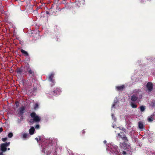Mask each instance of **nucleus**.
Here are the masks:
<instances>
[{"label":"nucleus","instance_id":"obj_1","mask_svg":"<svg viewBox=\"0 0 155 155\" xmlns=\"http://www.w3.org/2000/svg\"><path fill=\"white\" fill-rule=\"evenodd\" d=\"M41 146L43 148L42 151L47 155L51 153V149L55 148L57 144L56 140L50 139H46L41 143Z\"/></svg>","mask_w":155,"mask_h":155},{"label":"nucleus","instance_id":"obj_2","mask_svg":"<svg viewBox=\"0 0 155 155\" xmlns=\"http://www.w3.org/2000/svg\"><path fill=\"white\" fill-rule=\"evenodd\" d=\"M142 94L139 95V96L136 95H133L131 97V102L130 103V105L133 108H136L137 107V105L135 103L136 102H139L140 101V99H142Z\"/></svg>","mask_w":155,"mask_h":155},{"label":"nucleus","instance_id":"obj_3","mask_svg":"<svg viewBox=\"0 0 155 155\" xmlns=\"http://www.w3.org/2000/svg\"><path fill=\"white\" fill-rule=\"evenodd\" d=\"M118 147L117 146L114 147L112 146L110 147V151L113 154H115L117 155H120L121 153L123 154H126L127 153L126 151L121 150L122 152H121L120 151H118Z\"/></svg>","mask_w":155,"mask_h":155},{"label":"nucleus","instance_id":"obj_4","mask_svg":"<svg viewBox=\"0 0 155 155\" xmlns=\"http://www.w3.org/2000/svg\"><path fill=\"white\" fill-rule=\"evenodd\" d=\"M31 116L33 118V120H31L30 121L31 123L33 124L34 122H39L41 120L40 117L37 115L36 113L34 112H32L31 114Z\"/></svg>","mask_w":155,"mask_h":155},{"label":"nucleus","instance_id":"obj_5","mask_svg":"<svg viewBox=\"0 0 155 155\" xmlns=\"http://www.w3.org/2000/svg\"><path fill=\"white\" fill-rule=\"evenodd\" d=\"M26 70L28 72V74L32 78L35 77V73L29 67H27L26 68Z\"/></svg>","mask_w":155,"mask_h":155},{"label":"nucleus","instance_id":"obj_6","mask_svg":"<svg viewBox=\"0 0 155 155\" xmlns=\"http://www.w3.org/2000/svg\"><path fill=\"white\" fill-rule=\"evenodd\" d=\"M127 142V141H124L123 143H120V147L129 149L130 147V146Z\"/></svg>","mask_w":155,"mask_h":155},{"label":"nucleus","instance_id":"obj_7","mask_svg":"<svg viewBox=\"0 0 155 155\" xmlns=\"http://www.w3.org/2000/svg\"><path fill=\"white\" fill-rule=\"evenodd\" d=\"M118 136H119V137L121 138L124 141H127V142H128V140L127 137H126V135L124 134L123 135L120 134V133H119L118 134Z\"/></svg>","mask_w":155,"mask_h":155},{"label":"nucleus","instance_id":"obj_8","mask_svg":"<svg viewBox=\"0 0 155 155\" xmlns=\"http://www.w3.org/2000/svg\"><path fill=\"white\" fill-rule=\"evenodd\" d=\"M149 91H151L153 89V84L152 83L149 82H148L146 85Z\"/></svg>","mask_w":155,"mask_h":155},{"label":"nucleus","instance_id":"obj_9","mask_svg":"<svg viewBox=\"0 0 155 155\" xmlns=\"http://www.w3.org/2000/svg\"><path fill=\"white\" fill-rule=\"evenodd\" d=\"M138 126L139 128L142 130L144 128L145 126L142 121H139L138 122Z\"/></svg>","mask_w":155,"mask_h":155},{"label":"nucleus","instance_id":"obj_10","mask_svg":"<svg viewBox=\"0 0 155 155\" xmlns=\"http://www.w3.org/2000/svg\"><path fill=\"white\" fill-rule=\"evenodd\" d=\"M116 89L119 91H123L125 88V86L124 85H122L120 86H118L116 87Z\"/></svg>","mask_w":155,"mask_h":155},{"label":"nucleus","instance_id":"obj_11","mask_svg":"<svg viewBox=\"0 0 155 155\" xmlns=\"http://www.w3.org/2000/svg\"><path fill=\"white\" fill-rule=\"evenodd\" d=\"M53 95L59 94L61 93V90L60 89L58 88H56L53 91Z\"/></svg>","mask_w":155,"mask_h":155},{"label":"nucleus","instance_id":"obj_12","mask_svg":"<svg viewBox=\"0 0 155 155\" xmlns=\"http://www.w3.org/2000/svg\"><path fill=\"white\" fill-rule=\"evenodd\" d=\"M25 109V107L24 106H22L21 107L20 110L19 111V114L22 116L24 113V111Z\"/></svg>","mask_w":155,"mask_h":155},{"label":"nucleus","instance_id":"obj_13","mask_svg":"<svg viewBox=\"0 0 155 155\" xmlns=\"http://www.w3.org/2000/svg\"><path fill=\"white\" fill-rule=\"evenodd\" d=\"M22 66H21L20 68H18L17 69V72L19 74H21L23 72Z\"/></svg>","mask_w":155,"mask_h":155},{"label":"nucleus","instance_id":"obj_14","mask_svg":"<svg viewBox=\"0 0 155 155\" xmlns=\"http://www.w3.org/2000/svg\"><path fill=\"white\" fill-rule=\"evenodd\" d=\"M1 150L2 152H5L7 150L6 147L2 143L1 145Z\"/></svg>","mask_w":155,"mask_h":155},{"label":"nucleus","instance_id":"obj_15","mask_svg":"<svg viewBox=\"0 0 155 155\" xmlns=\"http://www.w3.org/2000/svg\"><path fill=\"white\" fill-rule=\"evenodd\" d=\"M35 131V129L34 127H31L29 130V133L31 135H32L34 134Z\"/></svg>","mask_w":155,"mask_h":155},{"label":"nucleus","instance_id":"obj_16","mask_svg":"<svg viewBox=\"0 0 155 155\" xmlns=\"http://www.w3.org/2000/svg\"><path fill=\"white\" fill-rule=\"evenodd\" d=\"M54 77V74H51L49 77V79L52 82H54V80L53 79Z\"/></svg>","mask_w":155,"mask_h":155},{"label":"nucleus","instance_id":"obj_17","mask_svg":"<svg viewBox=\"0 0 155 155\" xmlns=\"http://www.w3.org/2000/svg\"><path fill=\"white\" fill-rule=\"evenodd\" d=\"M141 92V90L140 89H135L134 91V94H133V95H136L138 96L139 92Z\"/></svg>","mask_w":155,"mask_h":155},{"label":"nucleus","instance_id":"obj_18","mask_svg":"<svg viewBox=\"0 0 155 155\" xmlns=\"http://www.w3.org/2000/svg\"><path fill=\"white\" fill-rule=\"evenodd\" d=\"M131 124H132L130 121L127 120L126 121V124L127 126V129H128L131 127Z\"/></svg>","mask_w":155,"mask_h":155},{"label":"nucleus","instance_id":"obj_19","mask_svg":"<svg viewBox=\"0 0 155 155\" xmlns=\"http://www.w3.org/2000/svg\"><path fill=\"white\" fill-rule=\"evenodd\" d=\"M20 51L23 54H24L25 56H28V53L26 51L21 49V50Z\"/></svg>","mask_w":155,"mask_h":155},{"label":"nucleus","instance_id":"obj_20","mask_svg":"<svg viewBox=\"0 0 155 155\" xmlns=\"http://www.w3.org/2000/svg\"><path fill=\"white\" fill-rule=\"evenodd\" d=\"M140 111L141 112L143 111L145 109V107L144 106H141L140 107Z\"/></svg>","mask_w":155,"mask_h":155},{"label":"nucleus","instance_id":"obj_21","mask_svg":"<svg viewBox=\"0 0 155 155\" xmlns=\"http://www.w3.org/2000/svg\"><path fill=\"white\" fill-rule=\"evenodd\" d=\"M15 104L16 105V107H18L19 105V102L18 101H16L15 102Z\"/></svg>","mask_w":155,"mask_h":155},{"label":"nucleus","instance_id":"obj_22","mask_svg":"<svg viewBox=\"0 0 155 155\" xmlns=\"http://www.w3.org/2000/svg\"><path fill=\"white\" fill-rule=\"evenodd\" d=\"M153 116H151L150 117H149L147 118V120L149 122H151L153 121Z\"/></svg>","mask_w":155,"mask_h":155},{"label":"nucleus","instance_id":"obj_23","mask_svg":"<svg viewBox=\"0 0 155 155\" xmlns=\"http://www.w3.org/2000/svg\"><path fill=\"white\" fill-rule=\"evenodd\" d=\"M13 136V134L12 133H9L8 134V137L11 138Z\"/></svg>","mask_w":155,"mask_h":155},{"label":"nucleus","instance_id":"obj_24","mask_svg":"<svg viewBox=\"0 0 155 155\" xmlns=\"http://www.w3.org/2000/svg\"><path fill=\"white\" fill-rule=\"evenodd\" d=\"M3 144L6 147L9 145L10 144V142L6 143H3Z\"/></svg>","mask_w":155,"mask_h":155},{"label":"nucleus","instance_id":"obj_25","mask_svg":"<svg viewBox=\"0 0 155 155\" xmlns=\"http://www.w3.org/2000/svg\"><path fill=\"white\" fill-rule=\"evenodd\" d=\"M28 136V134H23V137L24 138H27V137Z\"/></svg>","mask_w":155,"mask_h":155},{"label":"nucleus","instance_id":"obj_26","mask_svg":"<svg viewBox=\"0 0 155 155\" xmlns=\"http://www.w3.org/2000/svg\"><path fill=\"white\" fill-rule=\"evenodd\" d=\"M7 140V138H3L2 139V140L4 142H5V141Z\"/></svg>","mask_w":155,"mask_h":155},{"label":"nucleus","instance_id":"obj_27","mask_svg":"<svg viewBox=\"0 0 155 155\" xmlns=\"http://www.w3.org/2000/svg\"><path fill=\"white\" fill-rule=\"evenodd\" d=\"M35 127L36 129H38L39 127V125L38 124L36 125Z\"/></svg>","mask_w":155,"mask_h":155},{"label":"nucleus","instance_id":"obj_28","mask_svg":"<svg viewBox=\"0 0 155 155\" xmlns=\"http://www.w3.org/2000/svg\"><path fill=\"white\" fill-rule=\"evenodd\" d=\"M26 80L25 79H23L22 80V82H23V84H24L26 82Z\"/></svg>","mask_w":155,"mask_h":155},{"label":"nucleus","instance_id":"obj_29","mask_svg":"<svg viewBox=\"0 0 155 155\" xmlns=\"http://www.w3.org/2000/svg\"><path fill=\"white\" fill-rule=\"evenodd\" d=\"M3 130V129L2 128V127H0V133H1L2 132Z\"/></svg>","mask_w":155,"mask_h":155},{"label":"nucleus","instance_id":"obj_30","mask_svg":"<svg viewBox=\"0 0 155 155\" xmlns=\"http://www.w3.org/2000/svg\"><path fill=\"white\" fill-rule=\"evenodd\" d=\"M38 107V104H35V108H36Z\"/></svg>","mask_w":155,"mask_h":155},{"label":"nucleus","instance_id":"obj_31","mask_svg":"<svg viewBox=\"0 0 155 155\" xmlns=\"http://www.w3.org/2000/svg\"><path fill=\"white\" fill-rule=\"evenodd\" d=\"M71 1L72 2H75L76 0H72Z\"/></svg>","mask_w":155,"mask_h":155},{"label":"nucleus","instance_id":"obj_32","mask_svg":"<svg viewBox=\"0 0 155 155\" xmlns=\"http://www.w3.org/2000/svg\"><path fill=\"white\" fill-rule=\"evenodd\" d=\"M115 105V102L113 104V105H112V107H114Z\"/></svg>","mask_w":155,"mask_h":155},{"label":"nucleus","instance_id":"obj_33","mask_svg":"<svg viewBox=\"0 0 155 155\" xmlns=\"http://www.w3.org/2000/svg\"><path fill=\"white\" fill-rule=\"evenodd\" d=\"M121 129V130H123L124 131L125 130V129L123 127H122V129Z\"/></svg>","mask_w":155,"mask_h":155},{"label":"nucleus","instance_id":"obj_34","mask_svg":"<svg viewBox=\"0 0 155 155\" xmlns=\"http://www.w3.org/2000/svg\"><path fill=\"white\" fill-rule=\"evenodd\" d=\"M46 13L47 14H49V12L48 11H46Z\"/></svg>","mask_w":155,"mask_h":155},{"label":"nucleus","instance_id":"obj_35","mask_svg":"<svg viewBox=\"0 0 155 155\" xmlns=\"http://www.w3.org/2000/svg\"><path fill=\"white\" fill-rule=\"evenodd\" d=\"M85 131L84 130H83L82 131V133L83 134H85Z\"/></svg>","mask_w":155,"mask_h":155},{"label":"nucleus","instance_id":"obj_36","mask_svg":"<svg viewBox=\"0 0 155 155\" xmlns=\"http://www.w3.org/2000/svg\"><path fill=\"white\" fill-rule=\"evenodd\" d=\"M39 141H41V138H39Z\"/></svg>","mask_w":155,"mask_h":155},{"label":"nucleus","instance_id":"obj_37","mask_svg":"<svg viewBox=\"0 0 155 155\" xmlns=\"http://www.w3.org/2000/svg\"><path fill=\"white\" fill-rule=\"evenodd\" d=\"M0 155H3L2 154V152L0 153Z\"/></svg>","mask_w":155,"mask_h":155}]
</instances>
